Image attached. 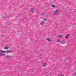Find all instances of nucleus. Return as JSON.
Wrapping results in <instances>:
<instances>
[{
	"label": "nucleus",
	"mask_w": 76,
	"mask_h": 76,
	"mask_svg": "<svg viewBox=\"0 0 76 76\" xmlns=\"http://www.w3.org/2000/svg\"><path fill=\"white\" fill-rule=\"evenodd\" d=\"M62 76H64V75H63Z\"/></svg>",
	"instance_id": "6ab92c4d"
},
{
	"label": "nucleus",
	"mask_w": 76,
	"mask_h": 76,
	"mask_svg": "<svg viewBox=\"0 0 76 76\" xmlns=\"http://www.w3.org/2000/svg\"><path fill=\"white\" fill-rule=\"evenodd\" d=\"M6 53H9L10 52H12V51H10V50H7L6 51H5Z\"/></svg>",
	"instance_id": "39448f33"
},
{
	"label": "nucleus",
	"mask_w": 76,
	"mask_h": 76,
	"mask_svg": "<svg viewBox=\"0 0 76 76\" xmlns=\"http://www.w3.org/2000/svg\"><path fill=\"white\" fill-rule=\"evenodd\" d=\"M9 47L8 46H6L4 48V49H5V50H6L7 49H9Z\"/></svg>",
	"instance_id": "9b49d317"
},
{
	"label": "nucleus",
	"mask_w": 76,
	"mask_h": 76,
	"mask_svg": "<svg viewBox=\"0 0 76 76\" xmlns=\"http://www.w3.org/2000/svg\"><path fill=\"white\" fill-rule=\"evenodd\" d=\"M46 39L47 41H51V40L50 39V38H47Z\"/></svg>",
	"instance_id": "423d86ee"
},
{
	"label": "nucleus",
	"mask_w": 76,
	"mask_h": 76,
	"mask_svg": "<svg viewBox=\"0 0 76 76\" xmlns=\"http://www.w3.org/2000/svg\"><path fill=\"white\" fill-rule=\"evenodd\" d=\"M57 42H60L61 40H60V39H57Z\"/></svg>",
	"instance_id": "1a4fd4ad"
},
{
	"label": "nucleus",
	"mask_w": 76,
	"mask_h": 76,
	"mask_svg": "<svg viewBox=\"0 0 76 76\" xmlns=\"http://www.w3.org/2000/svg\"><path fill=\"white\" fill-rule=\"evenodd\" d=\"M44 23H45V22L44 21H42L41 22V25H44Z\"/></svg>",
	"instance_id": "f8f14e48"
},
{
	"label": "nucleus",
	"mask_w": 76,
	"mask_h": 76,
	"mask_svg": "<svg viewBox=\"0 0 76 76\" xmlns=\"http://www.w3.org/2000/svg\"><path fill=\"white\" fill-rule=\"evenodd\" d=\"M54 13L55 15H58V10H56L54 11Z\"/></svg>",
	"instance_id": "f257e3e1"
},
{
	"label": "nucleus",
	"mask_w": 76,
	"mask_h": 76,
	"mask_svg": "<svg viewBox=\"0 0 76 76\" xmlns=\"http://www.w3.org/2000/svg\"><path fill=\"white\" fill-rule=\"evenodd\" d=\"M0 52H3V53H6V52H5V51H3L2 50H0Z\"/></svg>",
	"instance_id": "4468645a"
},
{
	"label": "nucleus",
	"mask_w": 76,
	"mask_h": 76,
	"mask_svg": "<svg viewBox=\"0 0 76 76\" xmlns=\"http://www.w3.org/2000/svg\"><path fill=\"white\" fill-rule=\"evenodd\" d=\"M69 34H68L67 35H66L65 36V38H66V39H67V38H68V37H69Z\"/></svg>",
	"instance_id": "0eeeda50"
},
{
	"label": "nucleus",
	"mask_w": 76,
	"mask_h": 76,
	"mask_svg": "<svg viewBox=\"0 0 76 76\" xmlns=\"http://www.w3.org/2000/svg\"><path fill=\"white\" fill-rule=\"evenodd\" d=\"M30 12L31 13H33L34 12V9H30Z\"/></svg>",
	"instance_id": "f03ea898"
},
{
	"label": "nucleus",
	"mask_w": 76,
	"mask_h": 76,
	"mask_svg": "<svg viewBox=\"0 0 76 76\" xmlns=\"http://www.w3.org/2000/svg\"><path fill=\"white\" fill-rule=\"evenodd\" d=\"M10 56H7V58H10Z\"/></svg>",
	"instance_id": "2eb2a0df"
},
{
	"label": "nucleus",
	"mask_w": 76,
	"mask_h": 76,
	"mask_svg": "<svg viewBox=\"0 0 76 76\" xmlns=\"http://www.w3.org/2000/svg\"><path fill=\"white\" fill-rule=\"evenodd\" d=\"M1 37H4L3 35V34L1 35Z\"/></svg>",
	"instance_id": "f3484780"
},
{
	"label": "nucleus",
	"mask_w": 76,
	"mask_h": 76,
	"mask_svg": "<svg viewBox=\"0 0 76 76\" xmlns=\"http://www.w3.org/2000/svg\"><path fill=\"white\" fill-rule=\"evenodd\" d=\"M61 43L62 44H65V41H61Z\"/></svg>",
	"instance_id": "7ed1b4c3"
},
{
	"label": "nucleus",
	"mask_w": 76,
	"mask_h": 76,
	"mask_svg": "<svg viewBox=\"0 0 76 76\" xmlns=\"http://www.w3.org/2000/svg\"><path fill=\"white\" fill-rule=\"evenodd\" d=\"M51 6L52 7H55V5H54V4H52L51 5Z\"/></svg>",
	"instance_id": "ddd939ff"
},
{
	"label": "nucleus",
	"mask_w": 76,
	"mask_h": 76,
	"mask_svg": "<svg viewBox=\"0 0 76 76\" xmlns=\"http://www.w3.org/2000/svg\"><path fill=\"white\" fill-rule=\"evenodd\" d=\"M0 56H5V54L2 53H0Z\"/></svg>",
	"instance_id": "6e6552de"
},
{
	"label": "nucleus",
	"mask_w": 76,
	"mask_h": 76,
	"mask_svg": "<svg viewBox=\"0 0 76 76\" xmlns=\"http://www.w3.org/2000/svg\"><path fill=\"white\" fill-rule=\"evenodd\" d=\"M43 67H46V66H47V63H44L43 64Z\"/></svg>",
	"instance_id": "20e7f679"
},
{
	"label": "nucleus",
	"mask_w": 76,
	"mask_h": 76,
	"mask_svg": "<svg viewBox=\"0 0 76 76\" xmlns=\"http://www.w3.org/2000/svg\"><path fill=\"white\" fill-rule=\"evenodd\" d=\"M42 16H44V15H45V13H43L41 14Z\"/></svg>",
	"instance_id": "dca6fc26"
},
{
	"label": "nucleus",
	"mask_w": 76,
	"mask_h": 76,
	"mask_svg": "<svg viewBox=\"0 0 76 76\" xmlns=\"http://www.w3.org/2000/svg\"><path fill=\"white\" fill-rule=\"evenodd\" d=\"M58 38H62V37H63V36L62 35H58Z\"/></svg>",
	"instance_id": "9d476101"
},
{
	"label": "nucleus",
	"mask_w": 76,
	"mask_h": 76,
	"mask_svg": "<svg viewBox=\"0 0 76 76\" xmlns=\"http://www.w3.org/2000/svg\"><path fill=\"white\" fill-rule=\"evenodd\" d=\"M44 20H45V21H46L47 20V18H44Z\"/></svg>",
	"instance_id": "a211bd4d"
}]
</instances>
